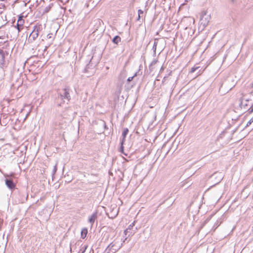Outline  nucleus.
<instances>
[{
	"instance_id": "nucleus-11",
	"label": "nucleus",
	"mask_w": 253,
	"mask_h": 253,
	"mask_svg": "<svg viewBox=\"0 0 253 253\" xmlns=\"http://www.w3.org/2000/svg\"><path fill=\"white\" fill-rule=\"evenodd\" d=\"M200 67L199 66L196 67H193L191 68V69L190 71V73H193L194 72L196 71L197 70H198L197 76H199V75L202 74V73L203 72V70H201V69H200Z\"/></svg>"
},
{
	"instance_id": "nucleus-8",
	"label": "nucleus",
	"mask_w": 253,
	"mask_h": 253,
	"mask_svg": "<svg viewBox=\"0 0 253 253\" xmlns=\"http://www.w3.org/2000/svg\"><path fill=\"white\" fill-rule=\"evenodd\" d=\"M97 218V212H94L90 217L88 218V222L90 223L91 226H92L95 221L96 220Z\"/></svg>"
},
{
	"instance_id": "nucleus-7",
	"label": "nucleus",
	"mask_w": 253,
	"mask_h": 253,
	"mask_svg": "<svg viewBox=\"0 0 253 253\" xmlns=\"http://www.w3.org/2000/svg\"><path fill=\"white\" fill-rule=\"evenodd\" d=\"M38 36L39 34L35 32L34 31H33L29 36L28 41L32 42L38 38Z\"/></svg>"
},
{
	"instance_id": "nucleus-14",
	"label": "nucleus",
	"mask_w": 253,
	"mask_h": 253,
	"mask_svg": "<svg viewBox=\"0 0 253 253\" xmlns=\"http://www.w3.org/2000/svg\"><path fill=\"white\" fill-rule=\"evenodd\" d=\"M112 41L114 43L118 44L121 41V38L118 36H116Z\"/></svg>"
},
{
	"instance_id": "nucleus-24",
	"label": "nucleus",
	"mask_w": 253,
	"mask_h": 253,
	"mask_svg": "<svg viewBox=\"0 0 253 253\" xmlns=\"http://www.w3.org/2000/svg\"><path fill=\"white\" fill-rule=\"evenodd\" d=\"M141 17V15H138L137 20H139Z\"/></svg>"
},
{
	"instance_id": "nucleus-5",
	"label": "nucleus",
	"mask_w": 253,
	"mask_h": 253,
	"mask_svg": "<svg viewBox=\"0 0 253 253\" xmlns=\"http://www.w3.org/2000/svg\"><path fill=\"white\" fill-rule=\"evenodd\" d=\"M69 91V87H65L62 92L59 93L58 97V99H60L62 100H63L64 99H66L67 101H69L71 99Z\"/></svg>"
},
{
	"instance_id": "nucleus-9",
	"label": "nucleus",
	"mask_w": 253,
	"mask_h": 253,
	"mask_svg": "<svg viewBox=\"0 0 253 253\" xmlns=\"http://www.w3.org/2000/svg\"><path fill=\"white\" fill-rule=\"evenodd\" d=\"M5 184L10 189H13L15 188V185L11 179H6Z\"/></svg>"
},
{
	"instance_id": "nucleus-2",
	"label": "nucleus",
	"mask_w": 253,
	"mask_h": 253,
	"mask_svg": "<svg viewBox=\"0 0 253 253\" xmlns=\"http://www.w3.org/2000/svg\"><path fill=\"white\" fill-rule=\"evenodd\" d=\"M66 125L67 122L65 119L60 115L56 117L53 123V126L56 129L63 128L66 127Z\"/></svg>"
},
{
	"instance_id": "nucleus-6",
	"label": "nucleus",
	"mask_w": 253,
	"mask_h": 253,
	"mask_svg": "<svg viewBox=\"0 0 253 253\" xmlns=\"http://www.w3.org/2000/svg\"><path fill=\"white\" fill-rule=\"evenodd\" d=\"M128 132V128H124L123 133H122L123 138H122V140L121 142V151H123L124 150L123 144L125 141V138H126V136L127 135Z\"/></svg>"
},
{
	"instance_id": "nucleus-19",
	"label": "nucleus",
	"mask_w": 253,
	"mask_h": 253,
	"mask_svg": "<svg viewBox=\"0 0 253 253\" xmlns=\"http://www.w3.org/2000/svg\"><path fill=\"white\" fill-rule=\"evenodd\" d=\"M157 62H158L157 59H154L151 63V66L155 65L157 63Z\"/></svg>"
},
{
	"instance_id": "nucleus-17",
	"label": "nucleus",
	"mask_w": 253,
	"mask_h": 253,
	"mask_svg": "<svg viewBox=\"0 0 253 253\" xmlns=\"http://www.w3.org/2000/svg\"><path fill=\"white\" fill-rule=\"evenodd\" d=\"M248 112L250 114H252L253 112V104L250 108L248 109Z\"/></svg>"
},
{
	"instance_id": "nucleus-16",
	"label": "nucleus",
	"mask_w": 253,
	"mask_h": 253,
	"mask_svg": "<svg viewBox=\"0 0 253 253\" xmlns=\"http://www.w3.org/2000/svg\"><path fill=\"white\" fill-rule=\"evenodd\" d=\"M52 5H53V4H51L48 6L46 7L44 10V12H48L49 11V10L50 9V8H51V7L52 6Z\"/></svg>"
},
{
	"instance_id": "nucleus-13",
	"label": "nucleus",
	"mask_w": 253,
	"mask_h": 253,
	"mask_svg": "<svg viewBox=\"0 0 253 253\" xmlns=\"http://www.w3.org/2000/svg\"><path fill=\"white\" fill-rule=\"evenodd\" d=\"M87 234V230L86 228H84L82 229L81 232V237L83 239H84L86 237V235Z\"/></svg>"
},
{
	"instance_id": "nucleus-1",
	"label": "nucleus",
	"mask_w": 253,
	"mask_h": 253,
	"mask_svg": "<svg viewBox=\"0 0 253 253\" xmlns=\"http://www.w3.org/2000/svg\"><path fill=\"white\" fill-rule=\"evenodd\" d=\"M123 246V243H121L119 239L116 238L106 248L105 251V253H116Z\"/></svg>"
},
{
	"instance_id": "nucleus-28",
	"label": "nucleus",
	"mask_w": 253,
	"mask_h": 253,
	"mask_svg": "<svg viewBox=\"0 0 253 253\" xmlns=\"http://www.w3.org/2000/svg\"><path fill=\"white\" fill-rule=\"evenodd\" d=\"M251 122H253V117L250 119Z\"/></svg>"
},
{
	"instance_id": "nucleus-26",
	"label": "nucleus",
	"mask_w": 253,
	"mask_h": 253,
	"mask_svg": "<svg viewBox=\"0 0 253 253\" xmlns=\"http://www.w3.org/2000/svg\"><path fill=\"white\" fill-rule=\"evenodd\" d=\"M157 43L156 42H154L153 48H154L155 46H156Z\"/></svg>"
},
{
	"instance_id": "nucleus-12",
	"label": "nucleus",
	"mask_w": 253,
	"mask_h": 253,
	"mask_svg": "<svg viewBox=\"0 0 253 253\" xmlns=\"http://www.w3.org/2000/svg\"><path fill=\"white\" fill-rule=\"evenodd\" d=\"M42 30V27L41 25H36L34 26L33 31L39 34L40 31Z\"/></svg>"
},
{
	"instance_id": "nucleus-10",
	"label": "nucleus",
	"mask_w": 253,
	"mask_h": 253,
	"mask_svg": "<svg viewBox=\"0 0 253 253\" xmlns=\"http://www.w3.org/2000/svg\"><path fill=\"white\" fill-rule=\"evenodd\" d=\"M24 23L23 19H18L16 25V28L19 32L23 29V24Z\"/></svg>"
},
{
	"instance_id": "nucleus-4",
	"label": "nucleus",
	"mask_w": 253,
	"mask_h": 253,
	"mask_svg": "<svg viewBox=\"0 0 253 253\" xmlns=\"http://www.w3.org/2000/svg\"><path fill=\"white\" fill-rule=\"evenodd\" d=\"M211 16L210 14H207V11L203 10L200 14V23L201 26L203 28L206 27L209 24Z\"/></svg>"
},
{
	"instance_id": "nucleus-22",
	"label": "nucleus",
	"mask_w": 253,
	"mask_h": 253,
	"mask_svg": "<svg viewBox=\"0 0 253 253\" xmlns=\"http://www.w3.org/2000/svg\"><path fill=\"white\" fill-rule=\"evenodd\" d=\"M56 170H57V168H56V166H55L54 167V169H53V174L55 173L56 171Z\"/></svg>"
},
{
	"instance_id": "nucleus-21",
	"label": "nucleus",
	"mask_w": 253,
	"mask_h": 253,
	"mask_svg": "<svg viewBox=\"0 0 253 253\" xmlns=\"http://www.w3.org/2000/svg\"><path fill=\"white\" fill-rule=\"evenodd\" d=\"M142 14H143V11L141 9H139L138 10V15H141Z\"/></svg>"
},
{
	"instance_id": "nucleus-15",
	"label": "nucleus",
	"mask_w": 253,
	"mask_h": 253,
	"mask_svg": "<svg viewBox=\"0 0 253 253\" xmlns=\"http://www.w3.org/2000/svg\"><path fill=\"white\" fill-rule=\"evenodd\" d=\"M134 225V222H133L132 224H130L129 226H128V228H127L125 231V234L126 235V232L127 231V230L129 229L130 230L132 227Z\"/></svg>"
},
{
	"instance_id": "nucleus-3",
	"label": "nucleus",
	"mask_w": 253,
	"mask_h": 253,
	"mask_svg": "<svg viewBox=\"0 0 253 253\" xmlns=\"http://www.w3.org/2000/svg\"><path fill=\"white\" fill-rule=\"evenodd\" d=\"M242 96L239 99V105L241 108L246 109L247 107L252 104V100L248 94L242 93Z\"/></svg>"
},
{
	"instance_id": "nucleus-25",
	"label": "nucleus",
	"mask_w": 253,
	"mask_h": 253,
	"mask_svg": "<svg viewBox=\"0 0 253 253\" xmlns=\"http://www.w3.org/2000/svg\"><path fill=\"white\" fill-rule=\"evenodd\" d=\"M166 77H165L163 79V83H164L165 81H166Z\"/></svg>"
},
{
	"instance_id": "nucleus-20",
	"label": "nucleus",
	"mask_w": 253,
	"mask_h": 253,
	"mask_svg": "<svg viewBox=\"0 0 253 253\" xmlns=\"http://www.w3.org/2000/svg\"><path fill=\"white\" fill-rule=\"evenodd\" d=\"M87 248V246H84L83 248H82V249L81 250L82 251V252L81 253H84L85 251V250Z\"/></svg>"
},
{
	"instance_id": "nucleus-23",
	"label": "nucleus",
	"mask_w": 253,
	"mask_h": 253,
	"mask_svg": "<svg viewBox=\"0 0 253 253\" xmlns=\"http://www.w3.org/2000/svg\"><path fill=\"white\" fill-rule=\"evenodd\" d=\"M253 122L250 120V121L247 123V126H250Z\"/></svg>"
},
{
	"instance_id": "nucleus-27",
	"label": "nucleus",
	"mask_w": 253,
	"mask_h": 253,
	"mask_svg": "<svg viewBox=\"0 0 253 253\" xmlns=\"http://www.w3.org/2000/svg\"><path fill=\"white\" fill-rule=\"evenodd\" d=\"M22 17H23L22 16H20V17H19V19H22Z\"/></svg>"
},
{
	"instance_id": "nucleus-18",
	"label": "nucleus",
	"mask_w": 253,
	"mask_h": 253,
	"mask_svg": "<svg viewBox=\"0 0 253 253\" xmlns=\"http://www.w3.org/2000/svg\"><path fill=\"white\" fill-rule=\"evenodd\" d=\"M136 76V73H135V74L133 76L129 77V78L127 79V81L128 82H130V81H131L133 80V79L134 78V77L135 76Z\"/></svg>"
}]
</instances>
